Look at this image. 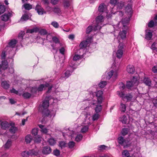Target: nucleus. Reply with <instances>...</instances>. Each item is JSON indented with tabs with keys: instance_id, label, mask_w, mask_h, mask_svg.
<instances>
[{
	"instance_id": "nucleus-1",
	"label": "nucleus",
	"mask_w": 157,
	"mask_h": 157,
	"mask_svg": "<svg viewBox=\"0 0 157 157\" xmlns=\"http://www.w3.org/2000/svg\"><path fill=\"white\" fill-rule=\"evenodd\" d=\"M129 20L128 18L123 19L121 21L118 23L117 25H115L114 27L119 28L120 26L121 27L122 26V30L121 31L118 36V38L120 39L121 38L122 40L126 38V34L128 29V25Z\"/></svg>"
},
{
	"instance_id": "nucleus-2",
	"label": "nucleus",
	"mask_w": 157,
	"mask_h": 157,
	"mask_svg": "<svg viewBox=\"0 0 157 157\" xmlns=\"http://www.w3.org/2000/svg\"><path fill=\"white\" fill-rule=\"evenodd\" d=\"M51 100L54 101V100L53 98H51L50 97H47L43 101L42 105V107L44 109L43 111L44 114L46 116H50L51 117L52 116L54 117L55 115V112L54 111H50L47 109L49 105V101Z\"/></svg>"
},
{
	"instance_id": "nucleus-3",
	"label": "nucleus",
	"mask_w": 157,
	"mask_h": 157,
	"mask_svg": "<svg viewBox=\"0 0 157 157\" xmlns=\"http://www.w3.org/2000/svg\"><path fill=\"white\" fill-rule=\"evenodd\" d=\"M104 21V17L101 15L98 16L96 18V24L93 27V29L95 31L100 29L103 25L102 24Z\"/></svg>"
},
{
	"instance_id": "nucleus-4",
	"label": "nucleus",
	"mask_w": 157,
	"mask_h": 157,
	"mask_svg": "<svg viewBox=\"0 0 157 157\" xmlns=\"http://www.w3.org/2000/svg\"><path fill=\"white\" fill-rule=\"evenodd\" d=\"M139 78L137 77H133L130 81L127 82V87L128 89H130L133 86H137L139 83Z\"/></svg>"
},
{
	"instance_id": "nucleus-5",
	"label": "nucleus",
	"mask_w": 157,
	"mask_h": 157,
	"mask_svg": "<svg viewBox=\"0 0 157 157\" xmlns=\"http://www.w3.org/2000/svg\"><path fill=\"white\" fill-rule=\"evenodd\" d=\"M124 45L123 43H119L116 54L117 57L119 59L121 58L122 56L124 51Z\"/></svg>"
},
{
	"instance_id": "nucleus-6",
	"label": "nucleus",
	"mask_w": 157,
	"mask_h": 157,
	"mask_svg": "<svg viewBox=\"0 0 157 157\" xmlns=\"http://www.w3.org/2000/svg\"><path fill=\"white\" fill-rule=\"evenodd\" d=\"M117 76V72L116 70H111L108 73V75L106 76V78L110 79L112 76L114 79H116Z\"/></svg>"
},
{
	"instance_id": "nucleus-7",
	"label": "nucleus",
	"mask_w": 157,
	"mask_h": 157,
	"mask_svg": "<svg viewBox=\"0 0 157 157\" xmlns=\"http://www.w3.org/2000/svg\"><path fill=\"white\" fill-rule=\"evenodd\" d=\"M109 3L112 6H114L117 5L119 9H121L124 6V4L122 3H119V0H109Z\"/></svg>"
},
{
	"instance_id": "nucleus-8",
	"label": "nucleus",
	"mask_w": 157,
	"mask_h": 157,
	"mask_svg": "<svg viewBox=\"0 0 157 157\" xmlns=\"http://www.w3.org/2000/svg\"><path fill=\"white\" fill-rule=\"evenodd\" d=\"M12 16V13L11 12H8L7 13H5L2 15L1 17V19L2 20L6 21L10 19Z\"/></svg>"
},
{
	"instance_id": "nucleus-9",
	"label": "nucleus",
	"mask_w": 157,
	"mask_h": 157,
	"mask_svg": "<svg viewBox=\"0 0 157 157\" xmlns=\"http://www.w3.org/2000/svg\"><path fill=\"white\" fill-rule=\"evenodd\" d=\"M103 92L101 90L98 91L97 92L96 96L97 98L98 102L99 104L101 103L102 100V94Z\"/></svg>"
},
{
	"instance_id": "nucleus-10",
	"label": "nucleus",
	"mask_w": 157,
	"mask_h": 157,
	"mask_svg": "<svg viewBox=\"0 0 157 157\" xmlns=\"http://www.w3.org/2000/svg\"><path fill=\"white\" fill-rule=\"evenodd\" d=\"M35 10L39 15H42L44 13H46V12L44 11V9L41 6L39 5H37L36 7Z\"/></svg>"
},
{
	"instance_id": "nucleus-11",
	"label": "nucleus",
	"mask_w": 157,
	"mask_h": 157,
	"mask_svg": "<svg viewBox=\"0 0 157 157\" xmlns=\"http://www.w3.org/2000/svg\"><path fill=\"white\" fill-rule=\"evenodd\" d=\"M125 10L126 12L127 13L128 15V18L129 19V17L131 16L132 13L131 6L130 5H128L126 7ZM126 18H127L126 17ZM124 19H125V18Z\"/></svg>"
},
{
	"instance_id": "nucleus-12",
	"label": "nucleus",
	"mask_w": 157,
	"mask_h": 157,
	"mask_svg": "<svg viewBox=\"0 0 157 157\" xmlns=\"http://www.w3.org/2000/svg\"><path fill=\"white\" fill-rule=\"evenodd\" d=\"M127 71L129 74H133L135 71L134 67L132 65H129L127 67Z\"/></svg>"
},
{
	"instance_id": "nucleus-13",
	"label": "nucleus",
	"mask_w": 157,
	"mask_h": 157,
	"mask_svg": "<svg viewBox=\"0 0 157 157\" xmlns=\"http://www.w3.org/2000/svg\"><path fill=\"white\" fill-rule=\"evenodd\" d=\"M89 44V41L88 40L82 41L80 43L79 46L80 49L85 48Z\"/></svg>"
},
{
	"instance_id": "nucleus-14",
	"label": "nucleus",
	"mask_w": 157,
	"mask_h": 157,
	"mask_svg": "<svg viewBox=\"0 0 157 157\" xmlns=\"http://www.w3.org/2000/svg\"><path fill=\"white\" fill-rule=\"evenodd\" d=\"M51 152V149L49 147H45L43 148L42 152L44 154H48Z\"/></svg>"
},
{
	"instance_id": "nucleus-15",
	"label": "nucleus",
	"mask_w": 157,
	"mask_h": 157,
	"mask_svg": "<svg viewBox=\"0 0 157 157\" xmlns=\"http://www.w3.org/2000/svg\"><path fill=\"white\" fill-rule=\"evenodd\" d=\"M106 9V7L104 3L101 4L99 6L98 10L100 12H103Z\"/></svg>"
},
{
	"instance_id": "nucleus-16",
	"label": "nucleus",
	"mask_w": 157,
	"mask_h": 157,
	"mask_svg": "<svg viewBox=\"0 0 157 157\" xmlns=\"http://www.w3.org/2000/svg\"><path fill=\"white\" fill-rule=\"evenodd\" d=\"M143 80V82L146 85L150 86L151 84V81L150 78L148 77H145Z\"/></svg>"
},
{
	"instance_id": "nucleus-17",
	"label": "nucleus",
	"mask_w": 157,
	"mask_h": 157,
	"mask_svg": "<svg viewBox=\"0 0 157 157\" xmlns=\"http://www.w3.org/2000/svg\"><path fill=\"white\" fill-rule=\"evenodd\" d=\"M72 71H71L67 70L66 72L62 76V78H65V79L68 78L71 75L72 72Z\"/></svg>"
},
{
	"instance_id": "nucleus-18",
	"label": "nucleus",
	"mask_w": 157,
	"mask_h": 157,
	"mask_svg": "<svg viewBox=\"0 0 157 157\" xmlns=\"http://www.w3.org/2000/svg\"><path fill=\"white\" fill-rule=\"evenodd\" d=\"M29 153L30 156H36L38 154V152L37 150L33 149L29 151Z\"/></svg>"
},
{
	"instance_id": "nucleus-19",
	"label": "nucleus",
	"mask_w": 157,
	"mask_h": 157,
	"mask_svg": "<svg viewBox=\"0 0 157 157\" xmlns=\"http://www.w3.org/2000/svg\"><path fill=\"white\" fill-rule=\"evenodd\" d=\"M8 62L7 61L4 60L2 61V63L0 64V68H2L4 69H6L7 68Z\"/></svg>"
},
{
	"instance_id": "nucleus-20",
	"label": "nucleus",
	"mask_w": 157,
	"mask_h": 157,
	"mask_svg": "<svg viewBox=\"0 0 157 157\" xmlns=\"http://www.w3.org/2000/svg\"><path fill=\"white\" fill-rule=\"evenodd\" d=\"M12 142L11 140H9L3 147L6 149H8L12 145Z\"/></svg>"
},
{
	"instance_id": "nucleus-21",
	"label": "nucleus",
	"mask_w": 157,
	"mask_h": 157,
	"mask_svg": "<svg viewBox=\"0 0 157 157\" xmlns=\"http://www.w3.org/2000/svg\"><path fill=\"white\" fill-rule=\"evenodd\" d=\"M39 31V29L37 27H34L31 29H28L27 30L26 33H36Z\"/></svg>"
},
{
	"instance_id": "nucleus-22",
	"label": "nucleus",
	"mask_w": 157,
	"mask_h": 157,
	"mask_svg": "<svg viewBox=\"0 0 157 157\" xmlns=\"http://www.w3.org/2000/svg\"><path fill=\"white\" fill-rule=\"evenodd\" d=\"M9 126V123L6 121L2 122L1 123V127L4 129L8 128Z\"/></svg>"
},
{
	"instance_id": "nucleus-23",
	"label": "nucleus",
	"mask_w": 157,
	"mask_h": 157,
	"mask_svg": "<svg viewBox=\"0 0 157 157\" xmlns=\"http://www.w3.org/2000/svg\"><path fill=\"white\" fill-rule=\"evenodd\" d=\"M33 139L32 136L30 135H27L25 139V141L27 144L29 143Z\"/></svg>"
},
{
	"instance_id": "nucleus-24",
	"label": "nucleus",
	"mask_w": 157,
	"mask_h": 157,
	"mask_svg": "<svg viewBox=\"0 0 157 157\" xmlns=\"http://www.w3.org/2000/svg\"><path fill=\"white\" fill-rule=\"evenodd\" d=\"M1 85L4 88L6 89H8L10 87V85L6 81H3L1 83Z\"/></svg>"
},
{
	"instance_id": "nucleus-25",
	"label": "nucleus",
	"mask_w": 157,
	"mask_h": 157,
	"mask_svg": "<svg viewBox=\"0 0 157 157\" xmlns=\"http://www.w3.org/2000/svg\"><path fill=\"white\" fill-rule=\"evenodd\" d=\"M47 86L46 85L43 84H40L37 88L38 92L42 91L44 89H45Z\"/></svg>"
},
{
	"instance_id": "nucleus-26",
	"label": "nucleus",
	"mask_w": 157,
	"mask_h": 157,
	"mask_svg": "<svg viewBox=\"0 0 157 157\" xmlns=\"http://www.w3.org/2000/svg\"><path fill=\"white\" fill-rule=\"evenodd\" d=\"M38 126L41 129V132L42 133L46 134L48 132V129L45 128L44 126L41 124H39Z\"/></svg>"
},
{
	"instance_id": "nucleus-27",
	"label": "nucleus",
	"mask_w": 157,
	"mask_h": 157,
	"mask_svg": "<svg viewBox=\"0 0 157 157\" xmlns=\"http://www.w3.org/2000/svg\"><path fill=\"white\" fill-rule=\"evenodd\" d=\"M17 43V41L15 40H11L9 43V45L10 47L11 48H14Z\"/></svg>"
},
{
	"instance_id": "nucleus-28",
	"label": "nucleus",
	"mask_w": 157,
	"mask_h": 157,
	"mask_svg": "<svg viewBox=\"0 0 157 157\" xmlns=\"http://www.w3.org/2000/svg\"><path fill=\"white\" fill-rule=\"evenodd\" d=\"M63 6L65 8H68L71 5L70 2L68 0H65L63 2Z\"/></svg>"
},
{
	"instance_id": "nucleus-29",
	"label": "nucleus",
	"mask_w": 157,
	"mask_h": 157,
	"mask_svg": "<svg viewBox=\"0 0 157 157\" xmlns=\"http://www.w3.org/2000/svg\"><path fill=\"white\" fill-rule=\"evenodd\" d=\"M152 34L151 32H146L145 35L146 39L148 40H150L152 37Z\"/></svg>"
},
{
	"instance_id": "nucleus-30",
	"label": "nucleus",
	"mask_w": 157,
	"mask_h": 157,
	"mask_svg": "<svg viewBox=\"0 0 157 157\" xmlns=\"http://www.w3.org/2000/svg\"><path fill=\"white\" fill-rule=\"evenodd\" d=\"M52 11L58 14H61V13L60 9L58 7L54 8L52 10Z\"/></svg>"
},
{
	"instance_id": "nucleus-31",
	"label": "nucleus",
	"mask_w": 157,
	"mask_h": 157,
	"mask_svg": "<svg viewBox=\"0 0 157 157\" xmlns=\"http://www.w3.org/2000/svg\"><path fill=\"white\" fill-rule=\"evenodd\" d=\"M22 157H29L30 155L29 151H22L21 153Z\"/></svg>"
},
{
	"instance_id": "nucleus-32",
	"label": "nucleus",
	"mask_w": 157,
	"mask_h": 157,
	"mask_svg": "<svg viewBox=\"0 0 157 157\" xmlns=\"http://www.w3.org/2000/svg\"><path fill=\"white\" fill-rule=\"evenodd\" d=\"M29 19V16L27 14L23 15L21 18V21H22L27 20Z\"/></svg>"
},
{
	"instance_id": "nucleus-33",
	"label": "nucleus",
	"mask_w": 157,
	"mask_h": 157,
	"mask_svg": "<svg viewBox=\"0 0 157 157\" xmlns=\"http://www.w3.org/2000/svg\"><path fill=\"white\" fill-rule=\"evenodd\" d=\"M48 142L50 145H54L56 143V141L54 138H51L48 140Z\"/></svg>"
},
{
	"instance_id": "nucleus-34",
	"label": "nucleus",
	"mask_w": 157,
	"mask_h": 157,
	"mask_svg": "<svg viewBox=\"0 0 157 157\" xmlns=\"http://www.w3.org/2000/svg\"><path fill=\"white\" fill-rule=\"evenodd\" d=\"M117 141L119 144L122 145L124 143L125 140L123 137L120 136L118 138Z\"/></svg>"
},
{
	"instance_id": "nucleus-35",
	"label": "nucleus",
	"mask_w": 157,
	"mask_h": 157,
	"mask_svg": "<svg viewBox=\"0 0 157 157\" xmlns=\"http://www.w3.org/2000/svg\"><path fill=\"white\" fill-rule=\"evenodd\" d=\"M122 155L123 157H129V153L128 151L127 150H124L122 152Z\"/></svg>"
},
{
	"instance_id": "nucleus-36",
	"label": "nucleus",
	"mask_w": 157,
	"mask_h": 157,
	"mask_svg": "<svg viewBox=\"0 0 157 157\" xmlns=\"http://www.w3.org/2000/svg\"><path fill=\"white\" fill-rule=\"evenodd\" d=\"M30 91L32 94H36L38 92L37 88L35 87H32L30 90Z\"/></svg>"
},
{
	"instance_id": "nucleus-37",
	"label": "nucleus",
	"mask_w": 157,
	"mask_h": 157,
	"mask_svg": "<svg viewBox=\"0 0 157 157\" xmlns=\"http://www.w3.org/2000/svg\"><path fill=\"white\" fill-rule=\"evenodd\" d=\"M120 121L123 123L126 124L127 121V118L125 115H123L122 117H120Z\"/></svg>"
},
{
	"instance_id": "nucleus-38",
	"label": "nucleus",
	"mask_w": 157,
	"mask_h": 157,
	"mask_svg": "<svg viewBox=\"0 0 157 157\" xmlns=\"http://www.w3.org/2000/svg\"><path fill=\"white\" fill-rule=\"evenodd\" d=\"M24 6L25 9L27 10H29L32 8V5L29 4H25L24 5Z\"/></svg>"
},
{
	"instance_id": "nucleus-39",
	"label": "nucleus",
	"mask_w": 157,
	"mask_h": 157,
	"mask_svg": "<svg viewBox=\"0 0 157 157\" xmlns=\"http://www.w3.org/2000/svg\"><path fill=\"white\" fill-rule=\"evenodd\" d=\"M31 94L28 92H25L22 94V96L25 98L27 99L30 98L31 96Z\"/></svg>"
},
{
	"instance_id": "nucleus-40",
	"label": "nucleus",
	"mask_w": 157,
	"mask_h": 157,
	"mask_svg": "<svg viewBox=\"0 0 157 157\" xmlns=\"http://www.w3.org/2000/svg\"><path fill=\"white\" fill-rule=\"evenodd\" d=\"M132 98V96L131 94H127L126 95L124 96V99H126L127 101H130L131 100Z\"/></svg>"
},
{
	"instance_id": "nucleus-41",
	"label": "nucleus",
	"mask_w": 157,
	"mask_h": 157,
	"mask_svg": "<svg viewBox=\"0 0 157 157\" xmlns=\"http://www.w3.org/2000/svg\"><path fill=\"white\" fill-rule=\"evenodd\" d=\"M39 33L41 35H45L47 33V31L45 29H41L39 31Z\"/></svg>"
},
{
	"instance_id": "nucleus-42",
	"label": "nucleus",
	"mask_w": 157,
	"mask_h": 157,
	"mask_svg": "<svg viewBox=\"0 0 157 157\" xmlns=\"http://www.w3.org/2000/svg\"><path fill=\"white\" fill-rule=\"evenodd\" d=\"M83 136L82 135L79 134L75 138V140L77 142L80 141L82 139Z\"/></svg>"
},
{
	"instance_id": "nucleus-43",
	"label": "nucleus",
	"mask_w": 157,
	"mask_h": 157,
	"mask_svg": "<svg viewBox=\"0 0 157 157\" xmlns=\"http://www.w3.org/2000/svg\"><path fill=\"white\" fill-rule=\"evenodd\" d=\"M128 129L126 128H124L122 129L121 131V134L123 136L126 135L128 133Z\"/></svg>"
},
{
	"instance_id": "nucleus-44",
	"label": "nucleus",
	"mask_w": 157,
	"mask_h": 157,
	"mask_svg": "<svg viewBox=\"0 0 157 157\" xmlns=\"http://www.w3.org/2000/svg\"><path fill=\"white\" fill-rule=\"evenodd\" d=\"M75 145V143L74 141H70L68 143V146L69 148H72L74 147Z\"/></svg>"
},
{
	"instance_id": "nucleus-45",
	"label": "nucleus",
	"mask_w": 157,
	"mask_h": 157,
	"mask_svg": "<svg viewBox=\"0 0 157 157\" xmlns=\"http://www.w3.org/2000/svg\"><path fill=\"white\" fill-rule=\"evenodd\" d=\"M17 130V128L16 127L13 126H12L10 128L9 130L10 132L13 133H15Z\"/></svg>"
},
{
	"instance_id": "nucleus-46",
	"label": "nucleus",
	"mask_w": 157,
	"mask_h": 157,
	"mask_svg": "<svg viewBox=\"0 0 157 157\" xmlns=\"http://www.w3.org/2000/svg\"><path fill=\"white\" fill-rule=\"evenodd\" d=\"M102 109V106L101 105H98L95 109V111L96 113L99 112Z\"/></svg>"
},
{
	"instance_id": "nucleus-47",
	"label": "nucleus",
	"mask_w": 157,
	"mask_h": 157,
	"mask_svg": "<svg viewBox=\"0 0 157 157\" xmlns=\"http://www.w3.org/2000/svg\"><path fill=\"white\" fill-rule=\"evenodd\" d=\"M106 84V81H101L99 84V86L100 87L104 88Z\"/></svg>"
},
{
	"instance_id": "nucleus-48",
	"label": "nucleus",
	"mask_w": 157,
	"mask_h": 157,
	"mask_svg": "<svg viewBox=\"0 0 157 157\" xmlns=\"http://www.w3.org/2000/svg\"><path fill=\"white\" fill-rule=\"evenodd\" d=\"M67 134L69 136H70L72 138L74 136V135L75 134L74 132L73 131L69 130Z\"/></svg>"
},
{
	"instance_id": "nucleus-49",
	"label": "nucleus",
	"mask_w": 157,
	"mask_h": 157,
	"mask_svg": "<svg viewBox=\"0 0 157 157\" xmlns=\"http://www.w3.org/2000/svg\"><path fill=\"white\" fill-rule=\"evenodd\" d=\"M38 129L37 128H34L33 129L32 131V133L34 136H36L38 133Z\"/></svg>"
},
{
	"instance_id": "nucleus-50",
	"label": "nucleus",
	"mask_w": 157,
	"mask_h": 157,
	"mask_svg": "<svg viewBox=\"0 0 157 157\" xmlns=\"http://www.w3.org/2000/svg\"><path fill=\"white\" fill-rule=\"evenodd\" d=\"M121 111L124 112L126 110V106L123 103H121L120 106Z\"/></svg>"
},
{
	"instance_id": "nucleus-51",
	"label": "nucleus",
	"mask_w": 157,
	"mask_h": 157,
	"mask_svg": "<svg viewBox=\"0 0 157 157\" xmlns=\"http://www.w3.org/2000/svg\"><path fill=\"white\" fill-rule=\"evenodd\" d=\"M155 23L153 20L151 21L148 23V26L149 27L152 28L155 25Z\"/></svg>"
},
{
	"instance_id": "nucleus-52",
	"label": "nucleus",
	"mask_w": 157,
	"mask_h": 157,
	"mask_svg": "<svg viewBox=\"0 0 157 157\" xmlns=\"http://www.w3.org/2000/svg\"><path fill=\"white\" fill-rule=\"evenodd\" d=\"M88 129V126H85L83 127L81 129V131L82 132H86Z\"/></svg>"
},
{
	"instance_id": "nucleus-53",
	"label": "nucleus",
	"mask_w": 157,
	"mask_h": 157,
	"mask_svg": "<svg viewBox=\"0 0 157 157\" xmlns=\"http://www.w3.org/2000/svg\"><path fill=\"white\" fill-rule=\"evenodd\" d=\"M66 144L64 141L60 142L59 146L61 148L64 147L66 146Z\"/></svg>"
},
{
	"instance_id": "nucleus-54",
	"label": "nucleus",
	"mask_w": 157,
	"mask_h": 157,
	"mask_svg": "<svg viewBox=\"0 0 157 157\" xmlns=\"http://www.w3.org/2000/svg\"><path fill=\"white\" fill-rule=\"evenodd\" d=\"M51 24L54 27L57 28L59 27V25L58 23L56 21H53L52 22Z\"/></svg>"
},
{
	"instance_id": "nucleus-55",
	"label": "nucleus",
	"mask_w": 157,
	"mask_h": 157,
	"mask_svg": "<svg viewBox=\"0 0 157 157\" xmlns=\"http://www.w3.org/2000/svg\"><path fill=\"white\" fill-rule=\"evenodd\" d=\"M52 41L56 44L59 43V39L56 37H54L52 38Z\"/></svg>"
},
{
	"instance_id": "nucleus-56",
	"label": "nucleus",
	"mask_w": 157,
	"mask_h": 157,
	"mask_svg": "<svg viewBox=\"0 0 157 157\" xmlns=\"http://www.w3.org/2000/svg\"><path fill=\"white\" fill-rule=\"evenodd\" d=\"M99 117V115L98 113L94 114L93 117V120L94 121L97 120Z\"/></svg>"
},
{
	"instance_id": "nucleus-57",
	"label": "nucleus",
	"mask_w": 157,
	"mask_h": 157,
	"mask_svg": "<svg viewBox=\"0 0 157 157\" xmlns=\"http://www.w3.org/2000/svg\"><path fill=\"white\" fill-rule=\"evenodd\" d=\"M5 11V8L2 6H0V14L3 13Z\"/></svg>"
},
{
	"instance_id": "nucleus-58",
	"label": "nucleus",
	"mask_w": 157,
	"mask_h": 157,
	"mask_svg": "<svg viewBox=\"0 0 157 157\" xmlns=\"http://www.w3.org/2000/svg\"><path fill=\"white\" fill-rule=\"evenodd\" d=\"M117 94L118 95L121 97L122 98L123 100H124V98L125 96L124 94L122 92H117Z\"/></svg>"
},
{
	"instance_id": "nucleus-59",
	"label": "nucleus",
	"mask_w": 157,
	"mask_h": 157,
	"mask_svg": "<svg viewBox=\"0 0 157 157\" xmlns=\"http://www.w3.org/2000/svg\"><path fill=\"white\" fill-rule=\"evenodd\" d=\"M80 58L79 55H75L73 57V60L74 61H77Z\"/></svg>"
},
{
	"instance_id": "nucleus-60",
	"label": "nucleus",
	"mask_w": 157,
	"mask_h": 157,
	"mask_svg": "<svg viewBox=\"0 0 157 157\" xmlns=\"http://www.w3.org/2000/svg\"><path fill=\"white\" fill-rule=\"evenodd\" d=\"M92 30V27L91 26H88L86 29V33H90Z\"/></svg>"
},
{
	"instance_id": "nucleus-61",
	"label": "nucleus",
	"mask_w": 157,
	"mask_h": 157,
	"mask_svg": "<svg viewBox=\"0 0 157 157\" xmlns=\"http://www.w3.org/2000/svg\"><path fill=\"white\" fill-rule=\"evenodd\" d=\"M46 10L48 12H49L50 13L52 11V9L51 7L49 6H47L46 8Z\"/></svg>"
},
{
	"instance_id": "nucleus-62",
	"label": "nucleus",
	"mask_w": 157,
	"mask_h": 157,
	"mask_svg": "<svg viewBox=\"0 0 157 157\" xmlns=\"http://www.w3.org/2000/svg\"><path fill=\"white\" fill-rule=\"evenodd\" d=\"M156 44V43L155 42H154L151 47V48L153 50H155L157 48L155 47Z\"/></svg>"
},
{
	"instance_id": "nucleus-63",
	"label": "nucleus",
	"mask_w": 157,
	"mask_h": 157,
	"mask_svg": "<svg viewBox=\"0 0 157 157\" xmlns=\"http://www.w3.org/2000/svg\"><path fill=\"white\" fill-rule=\"evenodd\" d=\"M54 154L56 156L59 155V150L56 149L53 151Z\"/></svg>"
},
{
	"instance_id": "nucleus-64",
	"label": "nucleus",
	"mask_w": 157,
	"mask_h": 157,
	"mask_svg": "<svg viewBox=\"0 0 157 157\" xmlns=\"http://www.w3.org/2000/svg\"><path fill=\"white\" fill-rule=\"evenodd\" d=\"M152 71L155 73H157V66H155L152 68Z\"/></svg>"
}]
</instances>
